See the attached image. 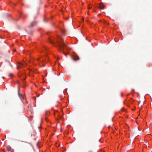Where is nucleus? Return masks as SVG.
<instances>
[{"label":"nucleus","mask_w":152,"mask_h":152,"mask_svg":"<svg viewBox=\"0 0 152 152\" xmlns=\"http://www.w3.org/2000/svg\"><path fill=\"white\" fill-rule=\"evenodd\" d=\"M45 121H46L48 122V119L47 118H46H46H45Z\"/></svg>","instance_id":"nucleus-7"},{"label":"nucleus","mask_w":152,"mask_h":152,"mask_svg":"<svg viewBox=\"0 0 152 152\" xmlns=\"http://www.w3.org/2000/svg\"><path fill=\"white\" fill-rule=\"evenodd\" d=\"M99 22H102V21H101V20H99Z\"/></svg>","instance_id":"nucleus-11"},{"label":"nucleus","mask_w":152,"mask_h":152,"mask_svg":"<svg viewBox=\"0 0 152 152\" xmlns=\"http://www.w3.org/2000/svg\"><path fill=\"white\" fill-rule=\"evenodd\" d=\"M91 7H90L89 6H88V8L89 9H90L91 8Z\"/></svg>","instance_id":"nucleus-12"},{"label":"nucleus","mask_w":152,"mask_h":152,"mask_svg":"<svg viewBox=\"0 0 152 152\" xmlns=\"http://www.w3.org/2000/svg\"><path fill=\"white\" fill-rule=\"evenodd\" d=\"M7 150L8 151H10L11 149V147L9 146V145H8L7 146Z\"/></svg>","instance_id":"nucleus-5"},{"label":"nucleus","mask_w":152,"mask_h":152,"mask_svg":"<svg viewBox=\"0 0 152 152\" xmlns=\"http://www.w3.org/2000/svg\"><path fill=\"white\" fill-rule=\"evenodd\" d=\"M44 20L45 21V19H44Z\"/></svg>","instance_id":"nucleus-18"},{"label":"nucleus","mask_w":152,"mask_h":152,"mask_svg":"<svg viewBox=\"0 0 152 152\" xmlns=\"http://www.w3.org/2000/svg\"><path fill=\"white\" fill-rule=\"evenodd\" d=\"M72 59L74 61H76L79 59L78 57L77 56H74L73 57Z\"/></svg>","instance_id":"nucleus-3"},{"label":"nucleus","mask_w":152,"mask_h":152,"mask_svg":"<svg viewBox=\"0 0 152 152\" xmlns=\"http://www.w3.org/2000/svg\"><path fill=\"white\" fill-rule=\"evenodd\" d=\"M56 43L58 46L59 51L64 54H67V53H65V50H67L69 48L66 46L62 38L60 37H58Z\"/></svg>","instance_id":"nucleus-1"},{"label":"nucleus","mask_w":152,"mask_h":152,"mask_svg":"<svg viewBox=\"0 0 152 152\" xmlns=\"http://www.w3.org/2000/svg\"><path fill=\"white\" fill-rule=\"evenodd\" d=\"M44 20L45 21V19H44Z\"/></svg>","instance_id":"nucleus-17"},{"label":"nucleus","mask_w":152,"mask_h":152,"mask_svg":"<svg viewBox=\"0 0 152 152\" xmlns=\"http://www.w3.org/2000/svg\"><path fill=\"white\" fill-rule=\"evenodd\" d=\"M134 136H136V135H137V134H136V133H134Z\"/></svg>","instance_id":"nucleus-9"},{"label":"nucleus","mask_w":152,"mask_h":152,"mask_svg":"<svg viewBox=\"0 0 152 152\" xmlns=\"http://www.w3.org/2000/svg\"><path fill=\"white\" fill-rule=\"evenodd\" d=\"M25 142V143H27V142Z\"/></svg>","instance_id":"nucleus-15"},{"label":"nucleus","mask_w":152,"mask_h":152,"mask_svg":"<svg viewBox=\"0 0 152 152\" xmlns=\"http://www.w3.org/2000/svg\"><path fill=\"white\" fill-rule=\"evenodd\" d=\"M49 42L50 43H51V44H54V42H53L52 41V40H51V39H50L49 40Z\"/></svg>","instance_id":"nucleus-6"},{"label":"nucleus","mask_w":152,"mask_h":152,"mask_svg":"<svg viewBox=\"0 0 152 152\" xmlns=\"http://www.w3.org/2000/svg\"><path fill=\"white\" fill-rule=\"evenodd\" d=\"M106 24H107V25H108L109 24V23H107Z\"/></svg>","instance_id":"nucleus-14"},{"label":"nucleus","mask_w":152,"mask_h":152,"mask_svg":"<svg viewBox=\"0 0 152 152\" xmlns=\"http://www.w3.org/2000/svg\"><path fill=\"white\" fill-rule=\"evenodd\" d=\"M22 97L23 99H24V96H22Z\"/></svg>","instance_id":"nucleus-10"},{"label":"nucleus","mask_w":152,"mask_h":152,"mask_svg":"<svg viewBox=\"0 0 152 152\" xmlns=\"http://www.w3.org/2000/svg\"><path fill=\"white\" fill-rule=\"evenodd\" d=\"M37 23V22L36 21H34L30 23L28 27L29 28H32L36 25Z\"/></svg>","instance_id":"nucleus-2"},{"label":"nucleus","mask_w":152,"mask_h":152,"mask_svg":"<svg viewBox=\"0 0 152 152\" xmlns=\"http://www.w3.org/2000/svg\"><path fill=\"white\" fill-rule=\"evenodd\" d=\"M13 75V74H12V73H11L10 74V77H11Z\"/></svg>","instance_id":"nucleus-8"},{"label":"nucleus","mask_w":152,"mask_h":152,"mask_svg":"<svg viewBox=\"0 0 152 152\" xmlns=\"http://www.w3.org/2000/svg\"><path fill=\"white\" fill-rule=\"evenodd\" d=\"M104 7V6L102 4H100L99 5V7L100 9H103Z\"/></svg>","instance_id":"nucleus-4"},{"label":"nucleus","mask_w":152,"mask_h":152,"mask_svg":"<svg viewBox=\"0 0 152 152\" xmlns=\"http://www.w3.org/2000/svg\"><path fill=\"white\" fill-rule=\"evenodd\" d=\"M37 14H38V12H37Z\"/></svg>","instance_id":"nucleus-16"},{"label":"nucleus","mask_w":152,"mask_h":152,"mask_svg":"<svg viewBox=\"0 0 152 152\" xmlns=\"http://www.w3.org/2000/svg\"><path fill=\"white\" fill-rule=\"evenodd\" d=\"M23 64H20V65H22V66H23Z\"/></svg>","instance_id":"nucleus-13"}]
</instances>
